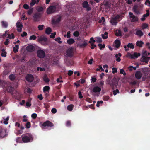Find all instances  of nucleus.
I'll list each match as a JSON object with an SVG mask.
<instances>
[{
    "label": "nucleus",
    "mask_w": 150,
    "mask_h": 150,
    "mask_svg": "<svg viewBox=\"0 0 150 150\" xmlns=\"http://www.w3.org/2000/svg\"><path fill=\"white\" fill-rule=\"evenodd\" d=\"M96 40L98 42L101 43L102 42V39L100 37H98Z\"/></svg>",
    "instance_id": "obj_63"
},
{
    "label": "nucleus",
    "mask_w": 150,
    "mask_h": 150,
    "mask_svg": "<svg viewBox=\"0 0 150 150\" xmlns=\"http://www.w3.org/2000/svg\"><path fill=\"white\" fill-rule=\"evenodd\" d=\"M60 8L61 7L58 4L50 6L47 8V13L48 14H51L59 10Z\"/></svg>",
    "instance_id": "obj_2"
},
{
    "label": "nucleus",
    "mask_w": 150,
    "mask_h": 150,
    "mask_svg": "<svg viewBox=\"0 0 150 150\" xmlns=\"http://www.w3.org/2000/svg\"><path fill=\"white\" fill-rule=\"evenodd\" d=\"M50 89V87L48 86H45L43 88V91L44 92L46 91H49Z\"/></svg>",
    "instance_id": "obj_36"
},
{
    "label": "nucleus",
    "mask_w": 150,
    "mask_h": 150,
    "mask_svg": "<svg viewBox=\"0 0 150 150\" xmlns=\"http://www.w3.org/2000/svg\"><path fill=\"white\" fill-rule=\"evenodd\" d=\"M114 43L115 45V47L117 48H118L119 47L121 44L120 41L117 39L115 40Z\"/></svg>",
    "instance_id": "obj_17"
},
{
    "label": "nucleus",
    "mask_w": 150,
    "mask_h": 150,
    "mask_svg": "<svg viewBox=\"0 0 150 150\" xmlns=\"http://www.w3.org/2000/svg\"><path fill=\"white\" fill-rule=\"evenodd\" d=\"M26 126L27 128H29L31 127V124L30 122H28L26 125Z\"/></svg>",
    "instance_id": "obj_56"
},
{
    "label": "nucleus",
    "mask_w": 150,
    "mask_h": 150,
    "mask_svg": "<svg viewBox=\"0 0 150 150\" xmlns=\"http://www.w3.org/2000/svg\"><path fill=\"white\" fill-rule=\"evenodd\" d=\"M88 6H89V5L87 1H85L82 3V6L84 8L88 7Z\"/></svg>",
    "instance_id": "obj_30"
},
{
    "label": "nucleus",
    "mask_w": 150,
    "mask_h": 150,
    "mask_svg": "<svg viewBox=\"0 0 150 150\" xmlns=\"http://www.w3.org/2000/svg\"><path fill=\"white\" fill-rule=\"evenodd\" d=\"M140 53H137L136 52H134V54L132 55V57H134L132 59H135V58H137L138 57L140 56Z\"/></svg>",
    "instance_id": "obj_31"
},
{
    "label": "nucleus",
    "mask_w": 150,
    "mask_h": 150,
    "mask_svg": "<svg viewBox=\"0 0 150 150\" xmlns=\"http://www.w3.org/2000/svg\"><path fill=\"white\" fill-rule=\"evenodd\" d=\"M122 56V54L120 53H119L118 54H116L115 55V57L116 58V60L118 62H119L121 60V59L119 57H121Z\"/></svg>",
    "instance_id": "obj_24"
},
{
    "label": "nucleus",
    "mask_w": 150,
    "mask_h": 150,
    "mask_svg": "<svg viewBox=\"0 0 150 150\" xmlns=\"http://www.w3.org/2000/svg\"><path fill=\"white\" fill-rule=\"evenodd\" d=\"M4 137V130L2 127L0 126V138H2Z\"/></svg>",
    "instance_id": "obj_18"
},
{
    "label": "nucleus",
    "mask_w": 150,
    "mask_h": 150,
    "mask_svg": "<svg viewBox=\"0 0 150 150\" xmlns=\"http://www.w3.org/2000/svg\"><path fill=\"white\" fill-rule=\"evenodd\" d=\"M136 34L140 37L143 35V33L141 30H138L137 31L136 33Z\"/></svg>",
    "instance_id": "obj_23"
},
{
    "label": "nucleus",
    "mask_w": 150,
    "mask_h": 150,
    "mask_svg": "<svg viewBox=\"0 0 150 150\" xmlns=\"http://www.w3.org/2000/svg\"><path fill=\"white\" fill-rule=\"evenodd\" d=\"M1 51L2 52L1 54V56L2 57H6V52L5 51V50L4 49H2Z\"/></svg>",
    "instance_id": "obj_37"
},
{
    "label": "nucleus",
    "mask_w": 150,
    "mask_h": 150,
    "mask_svg": "<svg viewBox=\"0 0 150 150\" xmlns=\"http://www.w3.org/2000/svg\"><path fill=\"white\" fill-rule=\"evenodd\" d=\"M75 42V41L73 39L70 38L67 40V43L69 45H70L74 43Z\"/></svg>",
    "instance_id": "obj_22"
},
{
    "label": "nucleus",
    "mask_w": 150,
    "mask_h": 150,
    "mask_svg": "<svg viewBox=\"0 0 150 150\" xmlns=\"http://www.w3.org/2000/svg\"><path fill=\"white\" fill-rule=\"evenodd\" d=\"M86 101L90 103H91L92 102L91 99L89 98H86Z\"/></svg>",
    "instance_id": "obj_64"
},
{
    "label": "nucleus",
    "mask_w": 150,
    "mask_h": 150,
    "mask_svg": "<svg viewBox=\"0 0 150 150\" xmlns=\"http://www.w3.org/2000/svg\"><path fill=\"white\" fill-rule=\"evenodd\" d=\"M73 55V52L72 48L68 49L67 51L66 56L67 57H71Z\"/></svg>",
    "instance_id": "obj_12"
},
{
    "label": "nucleus",
    "mask_w": 150,
    "mask_h": 150,
    "mask_svg": "<svg viewBox=\"0 0 150 150\" xmlns=\"http://www.w3.org/2000/svg\"><path fill=\"white\" fill-rule=\"evenodd\" d=\"M137 6H134L133 7V10L135 13H139V11L137 10Z\"/></svg>",
    "instance_id": "obj_39"
},
{
    "label": "nucleus",
    "mask_w": 150,
    "mask_h": 150,
    "mask_svg": "<svg viewBox=\"0 0 150 150\" xmlns=\"http://www.w3.org/2000/svg\"><path fill=\"white\" fill-rule=\"evenodd\" d=\"M126 57H130L131 59H132L134 57H132V54H131L129 52H128L127 53Z\"/></svg>",
    "instance_id": "obj_51"
},
{
    "label": "nucleus",
    "mask_w": 150,
    "mask_h": 150,
    "mask_svg": "<svg viewBox=\"0 0 150 150\" xmlns=\"http://www.w3.org/2000/svg\"><path fill=\"white\" fill-rule=\"evenodd\" d=\"M40 0H31L30 3V5L31 6H33L35 4H37L39 1Z\"/></svg>",
    "instance_id": "obj_21"
},
{
    "label": "nucleus",
    "mask_w": 150,
    "mask_h": 150,
    "mask_svg": "<svg viewBox=\"0 0 150 150\" xmlns=\"http://www.w3.org/2000/svg\"><path fill=\"white\" fill-rule=\"evenodd\" d=\"M148 26V24L146 23H143L142 24V29H145L147 28Z\"/></svg>",
    "instance_id": "obj_42"
},
{
    "label": "nucleus",
    "mask_w": 150,
    "mask_h": 150,
    "mask_svg": "<svg viewBox=\"0 0 150 150\" xmlns=\"http://www.w3.org/2000/svg\"><path fill=\"white\" fill-rule=\"evenodd\" d=\"M19 49V45H16L15 47H14L13 48V51L14 53H16L18 51Z\"/></svg>",
    "instance_id": "obj_28"
},
{
    "label": "nucleus",
    "mask_w": 150,
    "mask_h": 150,
    "mask_svg": "<svg viewBox=\"0 0 150 150\" xmlns=\"http://www.w3.org/2000/svg\"><path fill=\"white\" fill-rule=\"evenodd\" d=\"M16 27L17 28V31L19 32H21L22 31V28L23 27V25L22 23L18 21L16 25Z\"/></svg>",
    "instance_id": "obj_9"
},
{
    "label": "nucleus",
    "mask_w": 150,
    "mask_h": 150,
    "mask_svg": "<svg viewBox=\"0 0 150 150\" xmlns=\"http://www.w3.org/2000/svg\"><path fill=\"white\" fill-rule=\"evenodd\" d=\"M120 72L121 74H123L124 76H125L126 75V73L123 69H121L120 70Z\"/></svg>",
    "instance_id": "obj_54"
},
{
    "label": "nucleus",
    "mask_w": 150,
    "mask_h": 150,
    "mask_svg": "<svg viewBox=\"0 0 150 150\" xmlns=\"http://www.w3.org/2000/svg\"><path fill=\"white\" fill-rule=\"evenodd\" d=\"M119 93V91L118 89H116L115 90H114L113 91V94L115 96L116 95L117 93Z\"/></svg>",
    "instance_id": "obj_52"
},
{
    "label": "nucleus",
    "mask_w": 150,
    "mask_h": 150,
    "mask_svg": "<svg viewBox=\"0 0 150 150\" xmlns=\"http://www.w3.org/2000/svg\"><path fill=\"white\" fill-rule=\"evenodd\" d=\"M4 89L6 90V91L11 93H13L14 90V88L11 86L10 84H7L5 86Z\"/></svg>",
    "instance_id": "obj_5"
},
{
    "label": "nucleus",
    "mask_w": 150,
    "mask_h": 150,
    "mask_svg": "<svg viewBox=\"0 0 150 150\" xmlns=\"http://www.w3.org/2000/svg\"><path fill=\"white\" fill-rule=\"evenodd\" d=\"M42 126L44 127H46V126L52 127L54 126V124L49 121H46L43 122L42 124Z\"/></svg>",
    "instance_id": "obj_8"
},
{
    "label": "nucleus",
    "mask_w": 150,
    "mask_h": 150,
    "mask_svg": "<svg viewBox=\"0 0 150 150\" xmlns=\"http://www.w3.org/2000/svg\"><path fill=\"white\" fill-rule=\"evenodd\" d=\"M74 107V105L72 104H70L67 107V110L70 111H72Z\"/></svg>",
    "instance_id": "obj_33"
},
{
    "label": "nucleus",
    "mask_w": 150,
    "mask_h": 150,
    "mask_svg": "<svg viewBox=\"0 0 150 150\" xmlns=\"http://www.w3.org/2000/svg\"><path fill=\"white\" fill-rule=\"evenodd\" d=\"M96 42L95 40L94 39L93 37H91L90 38V40L89 41V43H94Z\"/></svg>",
    "instance_id": "obj_45"
},
{
    "label": "nucleus",
    "mask_w": 150,
    "mask_h": 150,
    "mask_svg": "<svg viewBox=\"0 0 150 150\" xmlns=\"http://www.w3.org/2000/svg\"><path fill=\"white\" fill-rule=\"evenodd\" d=\"M45 32L46 34L48 35L50 34L52 32L51 28L50 27L47 28L46 29Z\"/></svg>",
    "instance_id": "obj_25"
},
{
    "label": "nucleus",
    "mask_w": 150,
    "mask_h": 150,
    "mask_svg": "<svg viewBox=\"0 0 150 150\" xmlns=\"http://www.w3.org/2000/svg\"><path fill=\"white\" fill-rule=\"evenodd\" d=\"M22 140L24 143L32 142L33 140V136L30 133H27L21 136Z\"/></svg>",
    "instance_id": "obj_1"
},
{
    "label": "nucleus",
    "mask_w": 150,
    "mask_h": 150,
    "mask_svg": "<svg viewBox=\"0 0 150 150\" xmlns=\"http://www.w3.org/2000/svg\"><path fill=\"white\" fill-rule=\"evenodd\" d=\"M26 79L29 82H31L33 81L34 77L32 74H28L26 77Z\"/></svg>",
    "instance_id": "obj_10"
},
{
    "label": "nucleus",
    "mask_w": 150,
    "mask_h": 150,
    "mask_svg": "<svg viewBox=\"0 0 150 150\" xmlns=\"http://www.w3.org/2000/svg\"><path fill=\"white\" fill-rule=\"evenodd\" d=\"M26 50L28 51L32 52L34 50L35 47L32 45H30L27 47Z\"/></svg>",
    "instance_id": "obj_15"
},
{
    "label": "nucleus",
    "mask_w": 150,
    "mask_h": 150,
    "mask_svg": "<svg viewBox=\"0 0 150 150\" xmlns=\"http://www.w3.org/2000/svg\"><path fill=\"white\" fill-rule=\"evenodd\" d=\"M37 69L38 71L40 70L41 71H42L45 70L44 68H42L39 67H38L37 68Z\"/></svg>",
    "instance_id": "obj_55"
},
{
    "label": "nucleus",
    "mask_w": 150,
    "mask_h": 150,
    "mask_svg": "<svg viewBox=\"0 0 150 150\" xmlns=\"http://www.w3.org/2000/svg\"><path fill=\"white\" fill-rule=\"evenodd\" d=\"M144 42L142 41H137L136 42V45L137 46H138L140 47H142V45Z\"/></svg>",
    "instance_id": "obj_19"
},
{
    "label": "nucleus",
    "mask_w": 150,
    "mask_h": 150,
    "mask_svg": "<svg viewBox=\"0 0 150 150\" xmlns=\"http://www.w3.org/2000/svg\"><path fill=\"white\" fill-rule=\"evenodd\" d=\"M73 35L75 37H78L79 35V32L77 31H75Z\"/></svg>",
    "instance_id": "obj_47"
},
{
    "label": "nucleus",
    "mask_w": 150,
    "mask_h": 150,
    "mask_svg": "<svg viewBox=\"0 0 150 150\" xmlns=\"http://www.w3.org/2000/svg\"><path fill=\"white\" fill-rule=\"evenodd\" d=\"M23 7L24 9H29V6L26 4H24Z\"/></svg>",
    "instance_id": "obj_53"
},
{
    "label": "nucleus",
    "mask_w": 150,
    "mask_h": 150,
    "mask_svg": "<svg viewBox=\"0 0 150 150\" xmlns=\"http://www.w3.org/2000/svg\"><path fill=\"white\" fill-rule=\"evenodd\" d=\"M43 80L46 83L50 81L49 79L46 76H45L43 78Z\"/></svg>",
    "instance_id": "obj_43"
},
{
    "label": "nucleus",
    "mask_w": 150,
    "mask_h": 150,
    "mask_svg": "<svg viewBox=\"0 0 150 150\" xmlns=\"http://www.w3.org/2000/svg\"><path fill=\"white\" fill-rule=\"evenodd\" d=\"M62 17L59 16L55 20L54 19H52L51 21V23L52 25H55L61 21Z\"/></svg>",
    "instance_id": "obj_11"
},
{
    "label": "nucleus",
    "mask_w": 150,
    "mask_h": 150,
    "mask_svg": "<svg viewBox=\"0 0 150 150\" xmlns=\"http://www.w3.org/2000/svg\"><path fill=\"white\" fill-rule=\"evenodd\" d=\"M130 18L132 19V22L137 21L138 20V18L134 15L132 16H130Z\"/></svg>",
    "instance_id": "obj_27"
},
{
    "label": "nucleus",
    "mask_w": 150,
    "mask_h": 150,
    "mask_svg": "<svg viewBox=\"0 0 150 150\" xmlns=\"http://www.w3.org/2000/svg\"><path fill=\"white\" fill-rule=\"evenodd\" d=\"M88 45V43L86 42V40H85L83 43L81 44L80 45V47L83 48L84 47Z\"/></svg>",
    "instance_id": "obj_29"
},
{
    "label": "nucleus",
    "mask_w": 150,
    "mask_h": 150,
    "mask_svg": "<svg viewBox=\"0 0 150 150\" xmlns=\"http://www.w3.org/2000/svg\"><path fill=\"white\" fill-rule=\"evenodd\" d=\"M37 117V114L36 113H33L31 115V117L33 119H35Z\"/></svg>",
    "instance_id": "obj_61"
},
{
    "label": "nucleus",
    "mask_w": 150,
    "mask_h": 150,
    "mask_svg": "<svg viewBox=\"0 0 150 150\" xmlns=\"http://www.w3.org/2000/svg\"><path fill=\"white\" fill-rule=\"evenodd\" d=\"M56 34L55 32H54L53 33H52L51 35H50V38H54L55 37V35Z\"/></svg>",
    "instance_id": "obj_58"
},
{
    "label": "nucleus",
    "mask_w": 150,
    "mask_h": 150,
    "mask_svg": "<svg viewBox=\"0 0 150 150\" xmlns=\"http://www.w3.org/2000/svg\"><path fill=\"white\" fill-rule=\"evenodd\" d=\"M44 27L43 25H40L38 26V28L39 30H42L43 29Z\"/></svg>",
    "instance_id": "obj_49"
},
{
    "label": "nucleus",
    "mask_w": 150,
    "mask_h": 150,
    "mask_svg": "<svg viewBox=\"0 0 150 150\" xmlns=\"http://www.w3.org/2000/svg\"><path fill=\"white\" fill-rule=\"evenodd\" d=\"M55 40L57 42H58L59 44H61L62 43V41H61V38L60 37H58L55 39Z\"/></svg>",
    "instance_id": "obj_48"
},
{
    "label": "nucleus",
    "mask_w": 150,
    "mask_h": 150,
    "mask_svg": "<svg viewBox=\"0 0 150 150\" xmlns=\"http://www.w3.org/2000/svg\"><path fill=\"white\" fill-rule=\"evenodd\" d=\"M66 125L67 127H70L71 126V123L70 121H67L66 123Z\"/></svg>",
    "instance_id": "obj_60"
},
{
    "label": "nucleus",
    "mask_w": 150,
    "mask_h": 150,
    "mask_svg": "<svg viewBox=\"0 0 150 150\" xmlns=\"http://www.w3.org/2000/svg\"><path fill=\"white\" fill-rule=\"evenodd\" d=\"M37 56L39 58H43L45 56V54L44 51L41 49H39L37 52Z\"/></svg>",
    "instance_id": "obj_4"
},
{
    "label": "nucleus",
    "mask_w": 150,
    "mask_h": 150,
    "mask_svg": "<svg viewBox=\"0 0 150 150\" xmlns=\"http://www.w3.org/2000/svg\"><path fill=\"white\" fill-rule=\"evenodd\" d=\"M127 47L128 48H130L132 49H133L134 48V46L132 43H128L127 45Z\"/></svg>",
    "instance_id": "obj_35"
},
{
    "label": "nucleus",
    "mask_w": 150,
    "mask_h": 150,
    "mask_svg": "<svg viewBox=\"0 0 150 150\" xmlns=\"http://www.w3.org/2000/svg\"><path fill=\"white\" fill-rule=\"evenodd\" d=\"M108 33L107 32H105L104 34H101V36L103 39H106L108 38Z\"/></svg>",
    "instance_id": "obj_32"
},
{
    "label": "nucleus",
    "mask_w": 150,
    "mask_h": 150,
    "mask_svg": "<svg viewBox=\"0 0 150 150\" xmlns=\"http://www.w3.org/2000/svg\"><path fill=\"white\" fill-rule=\"evenodd\" d=\"M37 38L36 36H35L34 35H33L31 36H30L29 38L30 40H35Z\"/></svg>",
    "instance_id": "obj_46"
},
{
    "label": "nucleus",
    "mask_w": 150,
    "mask_h": 150,
    "mask_svg": "<svg viewBox=\"0 0 150 150\" xmlns=\"http://www.w3.org/2000/svg\"><path fill=\"white\" fill-rule=\"evenodd\" d=\"M98 46L99 47L100 49V50L102 49L103 48H105V45L104 44H101L99 43L98 45Z\"/></svg>",
    "instance_id": "obj_40"
},
{
    "label": "nucleus",
    "mask_w": 150,
    "mask_h": 150,
    "mask_svg": "<svg viewBox=\"0 0 150 150\" xmlns=\"http://www.w3.org/2000/svg\"><path fill=\"white\" fill-rule=\"evenodd\" d=\"M110 98V97L108 96H103V99L104 101L108 100Z\"/></svg>",
    "instance_id": "obj_41"
},
{
    "label": "nucleus",
    "mask_w": 150,
    "mask_h": 150,
    "mask_svg": "<svg viewBox=\"0 0 150 150\" xmlns=\"http://www.w3.org/2000/svg\"><path fill=\"white\" fill-rule=\"evenodd\" d=\"M108 84L110 85L111 87H114V86H117V81L115 78H113L111 80L109 81Z\"/></svg>",
    "instance_id": "obj_7"
},
{
    "label": "nucleus",
    "mask_w": 150,
    "mask_h": 150,
    "mask_svg": "<svg viewBox=\"0 0 150 150\" xmlns=\"http://www.w3.org/2000/svg\"><path fill=\"white\" fill-rule=\"evenodd\" d=\"M38 40L39 42L42 41L46 42L47 41V38L44 36H40L38 38Z\"/></svg>",
    "instance_id": "obj_14"
},
{
    "label": "nucleus",
    "mask_w": 150,
    "mask_h": 150,
    "mask_svg": "<svg viewBox=\"0 0 150 150\" xmlns=\"http://www.w3.org/2000/svg\"><path fill=\"white\" fill-rule=\"evenodd\" d=\"M33 8H32L31 9H29L28 12H27V14L28 15H31L32 13H33Z\"/></svg>",
    "instance_id": "obj_44"
},
{
    "label": "nucleus",
    "mask_w": 150,
    "mask_h": 150,
    "mask_svg": "<svg viewBox=\"0 0 150 150\" xmlns=\"http://www.w3.org/2000/svg\"><path fill=\"white\" fill-rule=\"evenodd\" d=\"M9 78L11 81H13L15 79V76L14 74H11L9 75Z\"/></svg>",
    "instance_id": "obj_38"
},
{
    "label": "nucleus",
    "mask_w": 150,
    "mask_h": 150,
    "mask_svg": "<svg viewBox=\"0 0 150 150\" xmlns=\"http://www.w3.org/2000/svg\"><path fill=\"white\" fill-rule=\"evenodd\" d=\"M117 69L116 68L113 67L112 68V72L113 74L117 73Z\"/></svg>",
    "instance_id": "obj_59"
},
{
    "label": "nucleus",
    "mask_w": 150,
    "mask_h": 150,
    "mask_svg": "<svg viewBox=\"0 0 150 150\" xmlns=\"http://www.w3.org/2000/svg\"><path fill=\"white\" fill-rule=\"evenodd\" d=\"M1 24L2 26L5 28H7L8 25V23L4 21H2Z\"/></svg>",
    "instance_id": "obj_26"
},
{
    "label": "nucleus",
    "mask_w": 150,
    "mask_h": 150,
    "mask_svg": "<svg viewBox=\"0 0 150 150\" xmlns=\"http://www.w3.org/2000/svg\"><path fill=\"white\" fill-rule=\"evenodd\" d=\"M135 76L136 78L140 79L142 77V74L141 72L139 71H137L135 74Z\"/></svg>",
    "instance_id": "obj_13"
},
{
    "label": "nucleus",
    "mask_w": 150,
    "mask_h": 150,
    "mask_svg": "<svg viewBox=\"0 0 150 150\" xmlns=\"http://www.w3.org/2000/svg\"><path fill=\"white\" fill-rule=\"evenodd\" d=\"M78 95L79 97V98L80 99H81L83 98V96L81 93V92L80 91H79L78 92Z\"/></svg>",
    "instance_id": "obj_57"
},
{
    "label": "nucleus",
    "mask_w": 150,
    "mask_h": 150,
    "mask_svg": "<svg viewBox=\"0 0 150 150\" xmlns=\"http://www.w3.org/2000/svg\"><path fill=\"white\" fill-rule=\"evenodd\" d=\"M122 14L117 15L115 16L112 18L110 20V23L112 25H116L120 20V18H122Z\"/></svg>",
    "instance_id": "obj_3"
},
{
    "label": "nucleus",
    "mask_w": 150,
    "mask_h": 150,
    "mask_svg": "<svg viewBox=\"0 0 150 150\" xmlns=\"http://www.w3.org/2000/svg\"><path fill=\"white\" fill-rule=\"evenodd\" d=\"M101 90V88L98 86L94 87L92 90L93 92L95 93L100 92Z\"/></svg>",
    "instance_id": "obj_16"
},
{
    "label": "nucleus",
    "mask_w": 150,
    "mask_h": 150,
    "mask_svg": "<svg viewBox=\"0 0 150 150\" xmlns=\"http://www.w3.org/2000/svg\"><path fill=\"white\" fill-rule=\"evenodd\" d=\"M43 10V8L42 7H39L37 9V11L38 12H42Z\"/></svg>",
    "instance_id": "obj_50"
},
{
    "label": "nucleus",
    "mask_w": 150,
    "mask_h": 150,
    "mask_svg": "<svg viewBox=\"0 0 150 150\" xmlns=\"http://www.w3.org/2000/svg\"><path fill=\"white\" fill-rule=\"evenodd\" d=\"M73 72L72 70H69L68 71V75L69 76H71L73 74Z\"/></svg>",
    "instance_id": "obj_62"
},
{
    "label": "nucleus",
    "mask_w": 150,
    "mask_h": 150,
    "mask_svg": "<svg viewBox=\"0 0 150 150\" xmlns=\"http://www.w3.org/2000/svg\"><path fill=\"white\" fill-rule=\"evenodd\" d=\"M41 16V14L39 13H36L33 15V20L35 22L38 21L40 20Z\"/></svg>",
    "instance_id": "obj_6"
},
{
    "label": "nucleus",
    "mask_w": 150,
    "mask_h": 150,
    "mask_svg": "<svg viewBox=\"0 0 150 150\" xmlns=\"http://www.w3.org/2000/svg\"><path fill=\"white\" fill-rule=\"evenodd\" d=\"M115 35L117 36H122L121 31L120 30H117L115 33Z\"/></svg>",
    "instance_id": "obj_34"
},
{
    "label": "nucleus",
    "mask_w": 150,
    "mask_h": 150,
    "mask_svg": "<svg viewBox=\"0 0 150 150\" xmlns=\"http://www.w3.org/2000/svg\"><path fill=\"white\" fill-rule=\"evenodd\" d=\"M141 59L142 61L145 62L146 63H147L149 60V57L145 56H143Z\"/></svg>",
    "instance_id": "obj_20"
}]
</instances>
